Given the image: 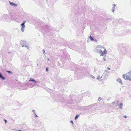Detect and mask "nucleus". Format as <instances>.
I'll return each instance as SVG.
<instances>
[{
  "instance_id": "obj_22",
  "label": "nucleus",
  "mask_w": 131,
  "mask_h": 131,
  "mask_svg": "<svg viewBox=\"0 0 131 131\" xmlns=\"http://www.w3.org/2000/svg\"><path fill=\"white\" fill-rule=\"evenodd\" d=\"M35 115H36V117H37V115H36L35 114Z\"/></svg>"
},
{
  "instance_id": "obj_20",
  "label": "nucleus",
  "mask_w": 131,
  "mask_h": 131,
  "mask_svg": "<svg viewBox=\"0 0 131 131\" xmlns=\"http://www.w3.org/2000/svg\"><path fill=\"white\" fill-rule=\"evenodd\" d=\"M33 112H34L35 113V111L34 110H33Z\"/></svg>"
},
{
  "instance_id": "obj_21",
  "label": "nucleus",
  "mask_w": 131,
  "mask_h": 131,
  "mask_svg": "<svg viewBox=\"0 0 131 131\" xmlns=\"http://www.w3.org/2000/svg\"><path fill=\"white\" fill-rule=\"evenodd\" d=\"M124 117H125V118H126V116H124Z\"/></svg>"
},
{
  "instance_id": "obj_19",
  "label": "nucleus",
  "mask_w": 131,
  "mask_h": 131,
  "mask_svg": "<svg viewBox=\"0 0 131 131\" xmlns=\"http://www.w3.org/2000/svg\"><path fill=\"white\" fill-rule=\"evenodd\" d=\"M114 8H113V12H114Z\"/></svg>"
},
{
  "instance_id": "obj_18",
  "label": "nucleus",
  "mask_w": 131,
  "mask_h": 131,
  "mask_svg": "<svg viewBox=\"0 0 131 131\" xmlns=\"http://www.w3.org/2000/svg\"><path fill=\"white\" fill-rule=\"evenodd\" d=\"M46 71H48V68H46Z\"/></svg>"
},
{
  "instance_id": "obj_10",
  "label": "nucleus",
  "mask_w": 131,
  "mask_h": 131,
  "mask_svg": "<svg viewBox=\"0 0 131 131\" xmlns=\"http://www.w3.org/2000/svg\"><path fill=\"white\" fill-rule=\"evenodd\" d=\"M90 39L92 40H93V38L92 37V36H90Z\"/></svg>"
},
{
  "instance_id": "obj_6",
  "label": "nucleus",
  "mask_w": 131,
  "mask_h": 131,
  "mask_svg": "<svg viewBox=\"0 0 131 131\" xmlns=\"http://www.w3.org/2000/svg\"><path fill=\"white\" fill-rule=\"evenodd\" d=\"M9 3L11 5H13L14 6H16L17 5L16 4H14V3H13L11 2L10 1H9Z\"/></svg>"
},
{
  "instance_id": "obj_7",
  "label": "nucleus",
  "mask_w": 131,
  "mask_h": 131,
  "mask_svg": "<svg viewBox=\"0 0 131 131\" xmlns=\"http://www.w3.org/2000/svg\"><path fill=\"white\" fill-rule=\"evenodd\" d=\"M25 43V42L24 41H22V42H21V45H22V47H24V46H25V47H27V46H25V45H23L22 44V43Z\"/></svg>"
},
{
  "instance_id": "obj_8",
  "label": "nucleus",
  "mask_w": 131,
  "mask_h": 131,
  "mask_svg": "<svg viewBox=\"0 0 131 131\" xmlns=\"http://www.w3.org/2000/svg\"><path fill=\"white\" fill-rule=\"evenodd\" d=\"M0 78L3 79H5V78L2 76L1 74L0 73Z\"/></svg>"
},
{
  "instance_id": "obj_24",
  "label": "nucleus",
  "mask_w": 131,
  "mask_h": 131,
  "mask_svg": "<svg viewBox=\"0 0 131 131\" xmlns=\"http://www.w3.org/2000/svg\"><path fill=\"white\" fill-rule=\"evenodd\" d=\"M93 78H94V77H93Z\"/></svg>"
},
{
  "instance_id": "obj_13",
  "label": "nucleus",
  "mask_w": 131,
  "mask_h": 131,
  "mask_svg": "<svg viewBox=\"0 0 131 131\" xmlns=\"http://www.w3.org/2000/svg\"><path fill=\"white\" fill-rule=\"evenodd\" d=\"M101 78V77H100V76H98L97 77V79H100Z\"/></svg>"
},
{
  "instance_id": "obj_16",
  "label": "nucleus",
  "mask_w": 131,
  "mask_h": 131,
  "mask_svg": "<svg viewBox=\"0 0 131 131\" xmlns=\"http://www.w3.org/2000/svg\"><path fill=\"white\" fill-rule=\"evenodd\" d=\"M70 122L72 124H73V122L72 121H70Z\"/></svg>"
},
{
  "instance_id": "obj_17",
  "label": "nucleus",
  "mask_w": 131,
  "mask_h": 131,
  "mask_svg": "<svg viewBox=\"0 0 131 131\" xmlns=\"http://www.w3.org/2000/svg\"><path fill=\"white\" fill-rule=\"evenodd\" d=\"M107 69L108 70H110V69H110V68H108H108H107Z\"/></svg>"
},
{
  "instance_id": "obj_12",
  "label": "nucleus",
  "mask_w": 131,
  "mask_h": 131,
  "mask_svg": "<svg viewBox=\"0 0 131 131\" xmlns=\"http://www.w3.org/2000/svg\"><path fill=\"white\" fill-rule=\"evenodd\" d=\"M25 23H23L21 24V25L22 26H25L24 25Z\"/></svg>"
},
{
  "instance_id": "obj_15",
  "label": "nucleus",
  "mask_w": 131,
  "mask_h": 131,
  "mask_svg": "<svg viewBox=\"0 0 131 131\" xmlns=\"http://www.w3.org/2000/svg\"><path fill=\"white\" fill-rule=\"evenodd\" d=\"M4 121H5V122L6 123L7 122V121L6 119H4Z\"/></svg>"
},
{
  "instance_id": "obj_2",
  "label": "nucleus",
  "mask_w": 131,
  "mask_h": 131,
  "mask_svg": "<svg viewBox=\"0 0 131 131\" xmlns=\"http://www.w3.org/2000/svg\"><path fill=\"white\" fill-rule=\"evenodd\" d=\"M102 49L99 50V52L101 55L103 56L106 53L107 51L104 47H102Z\"/></svg>"
},
{
  "instance_id": "obj_3",
  "label": "nucleus",
  "mask_w": 131,
  "mask_h": 131,
  "mask_svg": "<svg viewBox=\"0 0 131 131\" xmlns=\"http://www.w3.org/2000/svg\"><path fill=\"white\" fill-rule=\"evenodd\" d=\"M29 81H31L35 83H37V82L34 80V79L32 78H30L29 80Z\"/></svg>"
},
{
  "instance_id": "obj_1",
  "label": "nucleus",
  "mask_w": 131,
  "mask_h": 131,
  "mask_svg": "<svg viewBox=\"0 0 131 131\" xmlns=\"http://www.w3.org/2000/svg\"><path fill=\"white\" fill-rule=\"evenodd\" d=\"M123 77L126 80H131V73L129 72L125 74H124Z\"/></svg>"
},
{
  "instance_id": "obj_4",
  "label": "nucleus",
  "mask_w": 131,
  "mask_h": 131,
  "mask_svg": "<svg viewBox=\"0 0 131 131\" xmlns=\"http://www.w3.org/2000/svg\"><path fill=\"white\" fill-rule=\"evenodd\" d=\"M117 82L118 83H121V84H122V81L121 79H118L117 80Z\"/></svg>"
},
{
  "instance_id": "obj_23",
  "label": "nucleus",
  "mask_w": 131,
  "mask_h": 131,
  "mask_svg": "<svg viewBox=\"0 0 131 131\" xmlns=\"http://www.w3.org/2000/svg\"><path fill=\"white\" fill-rule=\"evenodd\" d=\"M93 78H94V77H93Z\"/></svg>"
},
{
  "instance_id": "obj_9",
  "label": "nucleus",
  "mask_w": 131,
  "mask_h": 131,
  "mask_svg": "<svg viewBox=\"0 0 131 131\" xmlns=\"http://www.w3.org/2000/svg\"><path fill=\"white\" fill-rule=\"evenodd\" d=\"M79 116L78 115H77L75 117V119H76L77 118H78L79 117Z\"/></svg>"
},
{
  "instance_id": "obj_14",
  "label": "nucleus",
  "mask_w": 131,
  "mask_h": 131,
  "mask_svg": "<svg viewBox=\"0 0 131 131\" xmlns=\"http://www.w3.org/2000/svg\"><path fill=\"white\" fill-rule=\"evenodd\" d=\"M7 72H8V73H11V72H10V71H7Z\"/></svg>"
},
{
  "instance_id": "obj_11",
  "label": "nucleus",
  "mask_w": 131,
  "mask_h": 131,
  "mask_svg": "<svg viewBox=\"0 0 131 131\" xmlns=\"http://www.w3.org/2000/svg\"><path fill=\"white\" fill-rule=\"evenodd\" d=\"M119 107L120 108H122V103H121L119 105Z\"/></svg>"
},
{
  "instance_id": "obj_5",
  "label": "nucleus",
  "mask_w": 131,
  "mask_h": 131,
  "mask_svg": "<svg viewBox=\"0 0 131 131\" xmlns=\"http://www.w3.org/2000/svg\"><path fill=\"white\" fill-rule=\"evenodd\" d=\"M25 26H22L21 28V30H22L23 32H24V29L25 28Z\"/></svg>"
}]
</instances>
